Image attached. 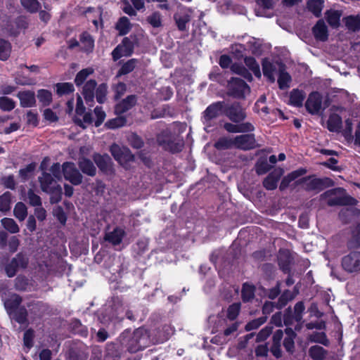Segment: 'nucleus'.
<instances>
[{
  "label": "nucleus",
  "mask_w": 360,
  "mask_h": 360,
  "mask_svg": "<svg viewBox=\"0 0 360 360\" xmlns=\"http://www.w3.org/2000/svg\"><path fill=\"white\" fill-rule=\"evenodd\" d=\"M41 191L50 195V202L56 204L62 199V187L58 184L59 179L53 177L50 173L42 172L38 178Z\"/></svg>",
  "instance_id": "f257e3e1"
},
{
  "label": "nucleus",
  "mask_w": 360,
  "mask_h": 360,
  "mask_svg": "<svg viewBox=\"0 0 360 360\" xmlns=\"http://www.w3.org/2000/svg\"><path fill=\"white\" fill-rule=\"evenodd\" d=\"M157 141L165 150L173 153L180 152L184 145L183 139L168 129L158 135Z\"/></svg>",
  "instance_id": "f03ea898"
},
{
  "label": "nucleus",
  "mask_w": 360,
  "mask_h": 360,
  "mask_svg": "<svg viewBox=\"0 0 360 360\" xmlns=\"http://www.w3.org/2000/svg\"><path fill=\"white\" fill-rule=\"evenodd\" d=\"M321 197L328 199L327 204L329 206L335 205H355L357 202L354 198L346 195L342 188H336L323 193Z\"/></svg>",
  "instance_id": "7ed1b4c3"
},
{
  "label": "nucleus",
  "mask_w": 360,
  "mask_h": 360,
  "mask_svg": "<svg viewBox=\"0 0 360 360\" xmlns=\"http://www.w3.org/2000/svg\"><path fill=\"white\" fill-rule=\"evenodd\" d=\"M28 262L29 259L25 253H18L5 265L4 270L7 276L9 278L15 276L19 269L27 268Z\"/></svg>",
  "instance_id": "20e7f679"
},
{
  "label": "nucleus",
  "mask_w": 360,
  "mask_h": 360,
  "mask_svg": "<svg viewBox=\"0 0 360 360\" xmlns=\"http://www.w3.org/2000/svg\"><path fill=\"white\" fill-rule=\"evenodd\" d=\"M136 43V38L135 36L130 35L128 37H124L121 44L112 51V56L115 61L117 60L122 56H129L132 54L134 49V45Z\"/></svg>",
  "instance_id": "39448f33"
},
{
  "label": "nucleus",
  "mask_w": 360,
  "mask_h": 360,
  "mask_svg": "<svg viewBox=\"0 0 360 360\" xmlns=\"http://www.w3.org/2000/svg\"><path fill=\"white\" fill-rule=\"evenodd\" d=\"M225 103L217 101L210 105L202 112V122L206 127L212 126V121L224 113Z\"/></svg>",
  "instance_id": "423d86ee"
},
{
  "label": "nucleus",
  "mask_w": 360,
  "mask_h": 360,
  "mask_svg": "<svg viewBox=\"0 0 360 360\" xmlns=\"http://www.w3.org/2000/svg\"><path fill=\"white\" fill-rule=\"evenodd\" d=\"M148 337L141 328L136 329L128 342V350L131 353H135L143 349L148 343Z\"/></svg>",
  "instance_id": "0eeeda50"
},
{
  "label": "nucleus",
  "mask_w": 360,
  "mask_h": 360,
  "mask_svg": "<svg viewBox=\"0 0 360 360\" xmlns=\"http://www.w3.org/2000/svg\"><path fill=\"white\" fill-rule=\"evenodd\" d=\"M330 181L328 178L319 179L309 176L298 180L297 184H302L304 190L307 191L319 192L323 190L327 186L328 182Z\"/></svg>",
  "instance_id": "6e6552de"
},
{
  "label": "nucleus",
  "mask_w": 360,
  "mask_h": 360,
  "mask_svg": "<svg viewBox=\"0 0 360 360\" xmlns=\"http://www.w3.org/2000/svg\"><path fill=\"white\" fill-rule=\"evenodd\" d=\"M305 307L302 302H298L294 307V311L292 312L288 310L284 315V323L286 326L292 325L293 321H296L297 324L295 327L296 330H300L302 328V315L304 311Z\"/></svg>",
  "instance_id": "1a4fd4ad"
},
{
  "label": "nucleus",
  "mask_w": 360,
  "mask_h": 360,
  "mask_svg": "<svg viewBox=\"0 0 360 360\" xmlns=\"http://www.w3.org/2000/svg\"><path fill=\"white\" fill-rule=\"evenodd\" d=\"M76 115L74 117V122L82 127L86 128L90 125V112H86L82 98L78 96L77 99V105L75 109Z\"/></svg>",
  "instance_id": "9d476101"
},
{
  "label": "nucleus",
  "mask_w": 360,
  "mask_h": 360,
  "mask_svg": "<svg viewBox=\"0 0 360 360\" xmlns=\"http://www.w3.org/2000/svg\"><path fill=\"white\" fill-rule=\"evenodd\" d=\"M224 114L233 122L238 123L246 118L245 109L239 103H233L231 105H225Z\"/></svg>",
  "instance_id": "9b49d317"
},
{
  "label": "nucleus",
  "mask_w": 360,
  "mask_h": 360,
  "mask_svg": "<svg viewBox=\"0 0 360 360\" xmlns=\"http://www.w3.org/2000/svg\"><path fill=\"white\" fill-rule=\"evenodd\" d=\"M64 178L74 185H79L82 181V175L72 162H65L62 165Z\"/></svg>",
  "instance_id": "f8f14e48"
},
{
  "label": "nucleus",
  "mask_w": 360,
  "mask_h": 360,
  "mask_svg": "<svg viewBox=\"0 0 360 360\" xmlns=\"http://www.w3.org/2000/svg\"><path fill=\"white\" fill-rule=\"evenodd\" d=\"M250 92L249 86L241 79L232 78L229 83V94L235 98H243Z\"/></svg>",
  "instance_id": "ddd939ff"
},
{
  "label": "nucleus",
  "mask_w": 360,
  "mask_h": 360,
  "mask_svg": "<svg viewBox=\"0 0 360 360\" xmlns=\"http://www.w3.org/2000/svg\"><path fill=\"white\" fill-rule=\"evenodd\" d=\"M110 152L114 158L121 165L126 164L134 160V155L130 150L124 146L117 144H112L110 147Z\"/></svg>",
  "instance_id": "4468645a"
},
{
  "label": "nucleus",
  "mask_w": 360,
  "mask_h": 360,
  "mask_svg": "<svg viewBox=\"0 0 360 360\" xmlns=\"http://www.w3.org/2000/svg\"><path fill=\"white\" fill-rule=\"evenodd\" d=\"M285 65L281 62L271 63L267 59H264L262 63V70L264 77L272 83L276 80L275 75H278L280 71L283 70Z\"/></svg>",
  "instance_id": "2eb2a0df"
},
{
  "label": "nucleus",
  "mask_w": 360,
  "mask_h": 360,
  "mask_svg": "<svg viewBox=\"0 0 360 360\" xmlns=\"http://www.w3.org/2000/svg\"><path fill=\"white\" fill-rule=\"evenodd\" d=\"M343 269L349 273L360 271V252H352L342 259Z\"/></svg>",
  "instance_id": "dca6fc26"
},
{
  "label": "nucleus",
  "mask_w": 360,
  "mask_h": 360,
  "mask_svg": "<svg viewBox=\"0 0 360 360\" xmlns=\"http://www.w3.org/2000/svg\"><path fill=\"white\" fill-rule=\"evenodd\" d=\"M235 148L248 150L257 147L255 135L252 134L236 136L234 138Z\"/></svg>",
  "instance_id": "f3484780"
},
{
  "label": "nucleus",
  "mask_w": 360,
  "mask_h": 360,
  "mask_svg": "<svg viewBox=\"0 0 360 360\" xmlns=\"http://www.w3.org/2000/svg\"><path fill=\"white\" fill-rule=\"evenodd\" d=\"M321 105L322 96L317 91L311 93L305 103L306 109L312 115L319 113L321 109Z\"/></svg>",
  "instance_id": "a211bd4d"
},
{
  "label": "nucleus",
  "mask_w": 360,
  "mask_h": 360,
  "mask_svg": "<svg viewBox=\"0 0 360 360\" xmlns=\"http://www.w3.org/2000/svg\"><path fill=\"white\" fill-rule=\"evenodd\" d=\"M68 48L70 49L79 46L81 49L88 52L90 49V33L85 31L80 34L79 41L75 39H71L68 41Z\"/></svg>",
  "instance_id": "6ab92c4d"
},
{
  "label": "nucleus",
  "mask_w": 360,
  "mask_h": 360,
  "mask_svg": "<svg viewBox=\"0 0 360 360\" xmlns=\"http://www.w3.org/2000/svg\"><path fill=\"white\" fill-rule=\"evenodd\" d=\"M137 102V97L135 95H130L117 103L115 107V112L117 115H121L131 109Z\"/></svg>",
  "instance_id": "aec40b11"
},
{
  "label": "nucleus",
  "mask_w": 360,
  "mask_h": 360,
  "mask_svg": "<svg viewBox=\"0 0 360 360\" xmlns=\"http://www.w3.org/2000/svg\"><path fill=\"white\" fill-rule=\"evenodd\" d=\"M174 18L178 29L180 31H186V25L191 19V11L184 9L174 14Z\"/></svg>",
  "instance_id": "412c9836"
},
{
  "label": "nucleus",
  "mask_w": 360,
  "mask_h": 360,
  "mask_svg": "<svg viewBox=\"0 0 360 360\" xmlns=\"http://www.w3.org/2000/svg\"><path fill=\"white\" fill-rule=\"evenodd\" d=\"M283 174V169L276 168L264 180L263 185L267 190H274L277 187L278 182Z\"/></svg>",
  "instance_id": "4be33fe9"
},
{
  "label": "nucleus",
  "mask_w": 360,
  "mask_h": 360,
  "mask_svg": "<svg viewBox=\"0 0 360 360\" xmlns=\"http://www.w3.org/2000/svg\"><path fill=\"white\" fill-rule=\"evenodd\" d=\"M28 307L30 308V314L34 318L42 317L49 309V305L41 301L32 302L28 305Z\"/></svg>",
  "instance_id": "5701e85b"
},
{
  "label": "nucleus",
  "mask_w": 360,
  "mask_h": 360,
  "mask_svg": "<svg viewBox=\"0 0 360 360\" xmlns=\"http://www.w3.org/2000/svg\"><path fill=\"white\" fill-rule=\"evenodd\" d=\"M316 39L326 41L328 38V27L323 20H319L313 27Z\"/></svg>",
  "instance_id": "b1692460"
},
{
  "label": "nucleus",
  "mask_w": 360,
  "mask_h": 360,
  "mask_svg": "<svg viewBox=\"0 0 360 360\" xmlns=\"http://www.w3.org/2000/svg\"><path fill=\"white\" fill-rule=\"evenodd\" d=\"M307 173V170L304 168H300L297 170L292 171V172L289 173L287 176H285L281 181L280 184V189L284 190L292 182V181H295L300 176L305 174Z\"/></svg>",
  "instance_id": "393cba45"
},
{
  "label": "nucleus",
  "mask_w": 360,
  "mask_h": 360,
  "mask_svg": "<svg viewBox=\"0 0 360 360\" xmlns=\"http://www.w3.org/2000/svg\"><path fill=\"white\" fill-rule=\"evenodd\" d=\"M22 297L17 294H11L5 301L4 306L9 315L12 311L20 307L22 303Z\"/></svg>",
  "instance_id": "a878e982"
},
{
  "label": "nucleus",
  "mask_w": 360,
  "mask_h": 360,
  "mask_svg": "<svg viewBox=\"0 0 360 360\" xmlns=\"http://www.w3.org/2000/svg\"><path fill=\"white\" fill-rule=\"evenodd\" d=\"M18 97L23 108L32 107L36 103L35 95L32 91H20L18 93Z\"/></svg>",
  "instance_id": "bb28decb"
},
{
  "label": "nucleus",
  "mask_w": 360,
  "mask_h": 360,
  "mask_svg": "<svg viewBox=\"0 0 360 360\" xmlns=\"http://www.w3.org/2000/svg\"><path fill=\"white\" fill-rule=\"evenodd\" d=\"M283 336V333L281 329L277 330L273 335V344L271 347V352L276 358L281 356V341Z\"/></svg>",
  "instance_id": "cd10ccee"
},
{
  "label": "nucleus",
  "mask_w": 360,
  "mask_h": 360,
  "mask_svg": "<svg viewBox=\"0 0 360 360\" xmlns=\"http://www.w3.org/2000/svg\"><path fill=\"white\" fill-rule=\"evenodd\" d=\"M342 117L335 113L330 115L327 121V129L331 132H339L342 129Z\"/></svg>",
  "instance_id": "c85d7f7f"
},
{
  "label": "nucleus",
  "mask_w": 360,
  "mask_h": 360,
  "mask_svg": "<svg viewBox=\"0 0 360 360\" xmlns=\"http://www.w3.org/2000/svg\"><path fill=\"white\" fill-rule=\"evenodd\" d=\"M94 160L97 166L103 172L108 173L111 171V160L110 158L105 155L96 154L94 155Z\"/></svg>",
  "instance_id": "c756f323"
},
{
  "label": "nucleus",
  "mask_w": 360,
  "mask_h": 360,
  "mask_svg": "<svg viewBox=\"0 0 360 360\" xmlns=\"http://www.w3.org/2000/svg\"><path fill=\"white\" fill-rule=\"evenodd\" d=\"M125 235L124 231L121 228H116L105 236V240L112 245L120 244Z\"/></svg>",
  "instance_id": "7c9ffc66"
},
{
  "label": "nucleus",
  "mask_w": 360,
  "mask_h": 360,
  "mask_svg": "<svg viewBox=\"0 0 360 360\" xmlns=\"http://www.w3.org/2000/svg\"><path fill=\"white\" fill-rule=\"evenodd\" d=\"M306 94L299 89H292L290 94V103L295 107L302 106Z\"/></svg>",
  "instance_id": "2f4dec72"
},
{
  "label": "nucleus",
  "mask_w": 360,
  "mask_h": 360,
  "mask_svg": "<svg viewBox=\"0 0 360 360\" xmlns=\"http://www.w3.org/2000/svg\"><path fill=\"white\" fill-rule=\"evenodd\" d=\"M342 12L338 10H329L326 13V18L328 24L334 28L340 26Z\"/></svg>",
  "instance_id": "473e14b6"
},
{
  "label": "nucleus",
  "mask_w": 360,
  "mask_h": 360,
  "mask_svg": "<svg viewBox=\"0 0 360 360\" xmlns=\"http://www.w3.org/2000/svg\"><path fill=\"white\" fill-rule=\"evenodd\" d=\"M285 338L283 341V346L288 352H292L295 347L294 339L296 334L295 331L290 328H287L285 330Z\"/></svg>",
  "instance_id": "72a5a7b5"
},
{
  "label": "nucleus",
  "mask_w": 360,
  "mask_h": 360,
  "mask_svg": "<svg viewBox=\"0 0 360 360\" xmlns=\"http://www.w3.org/2000/svg\"><path fill=\"white\" fill-rule=\"evenodd\" d=\"M16 322L24 324L27 321V311L25 307H19L12 311L10 315Z\"/></svg>",
  "instance_id": "f704fd0d"
},
{
  "label": "nucleus",
  "mask_w": 360,
  "mask_h": 360,
  "mask_svg": "<svg viewBox=\"0 0 360 360\" xmlns=\"http://www.w3.org/2000/svg\"><path fill=\"white\" fill-rule=\"evenodd\" d=\"M309 354L313 360H323L327 355V351L321 346L314 345L309 348Z\"/></svg>",
  "instance_id": "c9c22d12"
},
{
  "label": "nucleus",
  "mask_w": 360,
  "mask_h": 360,
  "mask_svg": "<svg viewBox=\"0 0 360 360\" xmlns=\"http://www.w3.org/2000/svg\"><path fill=\"white\" fill-rule=\"evenodd\" d=\"M131 23L129 19L125 17H121L116 23L115 28L119 32L120 35L127 34L131 30Z\"/></svg>",
  "instance_id": "e433bc0d"
},
{
  "label": "nucleus",
  "mask_w": 360,
  "mask_h": 360,
  "mask_svg": "<svg viewBox=\"0 0 360 360\" xmlns=\"http://www.w3.org/2000/svg\"><path fill=\"white\" fill-rule=\"evenodd\" d=\"M323 0H308L307 8L316 17H319L323 7Z\"/></svg>",
  "instance_id": "4c0bfd02"
},
{
  "label": "nucleus",
  "mask_w": 360,
  "mask_h": 360,
  "mask_svg": "<svg viewBox=\"0 0 360 360\" xmlns=\"http://www.w3.org/2000/svg\"><path fill=\"white\" fill-rule=\"evenodd\" d=\"M278 260L280 268L284 272H288L289 271V265L290 263L289 252L286 250L280 251Z\"/></svg>",
  "instance_id": "58836bf2"
},
{
  "label": "nucleus",
  "mask_w": 360,
  "mask_h": 360,
  "mask_svg": "<svg viewBox=\"0 0 360 360\" xmlns=\"http://www.w3.org/2000/svg\"><path fill=\"white\" fill-rule=\"evenodd\" d=\"M278 84L281 89H285L290 86L291 82L290 75L285 71V65L283 67V70L280 71L278 74Z\"/></svg>",
  "instance_id": "ea45409f"
},
{
  "label": "nucleus",
  "mask_w": 360,
  "mask_h": 360,
  "mask_svg": "<svg viewBox=\"0 0 360 360\" xmlns=\"http://www.w3.org/2000/svg\"><path fill=\"white\" fill-rule=\"evenodd\" d=\"M345 26L352 31L360 30V16L349 15L343 19Z\"/></svg>",
  "instance_id": "a19ab883"
},
{
  "label": "nucleus",
  "mask_w": 360,
  "mask_h": 360,
  "mask_svg": "<svg viewBox=\"0 0 360 360\" xmlns=\"http://www.w3.org/2000/svg\"><path fill=\"white\" fill-rule=\"evenodd\" d=\"M11 52V44L9 41L0 39V60H6Z\"/></svg>",
  "instance_id": "79ce46f5"
},
{
  "label": "nucleus",
  "mask_w": 360,
  "mask_h": 360,
  "mask_svg": "<svg viewBox=\"0 0 360 360\" xmlns=\"http://www.w3.org/2000/svg\"><path fill=\"white\" fill-rule=\"evenodd\" d=\"M255 288L253 285L245 283L243 285L241 295L243 301L245 302H250L255 297Z\"/></svg>",
  "instance_id": "37998d69"
},
{
  "label": "nucleus",
  "mask_w": 360,
  "mask_h": 360,
  "mask_svg": "<svg viewBox=\"0 0 360 360\" xmlns=\"http://www.w3.org/2000/svg\"><path fill=\"white\" fill-rule=\"evenodd\" d=\"M56 87V93L60 96L71 94L75 91L74 86L70 82L57 83Z\"/></svg>",
  "instance_id": "c03bdc74"
},
{
  "label": "nucleus",
  "mask_w": 360,
  "mask_h": 360,
  "mask_svg": "<svg viewBox=\"0 0 360 360\" xmlns=\"http://www.w3.org/2000/svg\"><path fill=\"white\" fill-rule=\"evenodd\" d=\"M11 193L8 191L0 195V212H6L11 210Z\"/></svg>",
  "instance_id": "a18cd8bd"
},
{
  "label": "nucleus",
  "mask_w": 360,
  "mask_h": 360,
  "mask_svg": "<svg viewBox=\"0 0 360 360\" xmlns=\"http://www.w3.org/2000/svg\"><path fill=\"white\" fill-rule=\"evenodd\" d=\"M15 217L20 221L25 220L27 215V209L26 205L22 202H18L15 205L13 210Z\"/></svg>",
  "instance_id": "49530a36"
},
{
  "label": "nucleus",
  "mask_w": 360,
  "mask_h": 360,
  "mask_svg": "<svg viewBox=\"0 0 360 360\" xmlns=\"http://www.w3.org/2000/svg\"><path fill=\"white\" fill-rule=\"evenodd\" d=\"M231 70L233 72L236 73L243 76L244 78L248 79V81H251L252 79V75L248 72V70L242 65L234 63L231 65Z\"/></svg>",
  "instance_id": "de8ad7c7"
},
{
  "label": "nucleus",
  "mask_w": 360,
  "mask_h": 360,
  "mask_svg": "<svg viewBox=\"0 0 360 360\" xmlns=\"http://www.w3.org/2000/svg\"><path fill=\"white\" fill-rule=\"evenodd\" d=\"M1 222L4 228L11 233H17L20 231L18 225L11 218H4Z\"/></svg>",
  "instance_id": "09e8293b"
},
{
  "label": "nucleus",
  "mask_w": 360,
  "mask_h": 360,
  "mask_svg": "<svg viewBox=\"0 0 360 360\" xmlns=\"http://www.w3.org/2000/svg\"><path fill=\"white\" fill-rule=\"evenodd\" d=\"M37 98L44 106H48L52 101V94L46 89H40L37 92Z\"/></svg>",
  "instance_id": "8fccbe9b"
},
{
  "label": "nucleus",
  "mask_w": 360,
  "mask_h": 360,
  "mask_svg": "<svg viewBox=\"0 0 360 360\" xmlns=\"http://www.w3.org/2000/svg\"><path fill=\"white\" fill-rule=\"evenodd\" d=\"M137 63L138 60L135 58H132L127 60L125 63L122 65V66L118 71L117 75L120 76L130 73L134 70Z\"/></svg>",
  "instance_id": "3c124183"
},
{
  "label": "nucleus",
  "mask_w": 360,
  "mask_h": 360,
  "mask_svg": "<svg viewBox=\"0 0 360 360\" xmlns=\"http://www.w3.org/2000/svg\"><path fill=\"white\" fill-rule=\"evenodd\" d=\"M244 62L247 67L252 71L257 77H261V72L259 64L253 57H246Z\"/></svg>",
  "instance_id": "603ef678"
},
{
  "label": "nucleus",
  "mask_w": 360,
  "mask_h": 360,
  "mask_svg": "<svg viewBox=\"0 0 360 360\" xmlns=\"http://www.w3.org/2000/svg\"><path fill=\"white\" fill-rule=\"evenodd\" d=\"M214 147L218 150L235 148L234 139L221 138L214 143Z\"/></svg>",
  "instance_id": "864d4df0"
},
{
  "label": "nucleus",
  "mask_w": 360,
  "mask_h": 360,
  "mask_svg": "<svg viewBox=\"0 0 360 360\" xmlns=\"http://www.w3.org/2000/svg\"><path fill=\"white\" fill-rule=\"evenodd\" d=\"M22 6L30 13H36L41 6L37 0H20Z\"/></svg>",
  "instance_id": "5fc2aeb1"
},
{
  "label": "nucleus",
  "mask_w": 360,
  "mask_h": 360,
  "mask_svg": "<svg viewBox=\"0 0 360 360\" xmlns=\"http://www.w3.org/2000/svg\"><path fill=\"white\" fill-rule=\"evenodd\" d=\"M15 107V101L6 96L0 97V109L3 111L9 112Z\"/></svg>",
  "instance_id": "6e6d98bb"
},
{
  "label": "nucleus",
  "mask_w": 360,
  "mask_h": 360,
  "mask_svg": "<svg viewBox=\"0 0 360 360\" xmlns=\"http://www.w3.org/2000/svg\"><path fill=\"white\" fill-rule=\"evenodd\" d=\"M127 122V119L124 117L120 116L117 117L114 119L108 120L105 126L109 129H115L118 127H121L125 125Z\"/></svg>",
  "instance_id": "4d7b16f0"
},
{
  "label": "nucleus",
  "mask_w": 360,
  "mask_h": 360,
  "mask_svg": "<svg viewBox=\"0 0 360 360\" xmlns=\"http://www.w3.org/2000/svg\"><path fill=\"white\" fill-rule=\"evenodd\" d=\"M293 298L294 295L292 294V292H291L290 290H285L279 297L278 301L276 304L275 307L278 309H281L282 307L286 305L288 302L292 300Z\"/></svg>",
  "instance_id": "13d9d810"
},
{
  "label": "nucleus",
  "mask_w": 360,
  "mask_h": 360,
  "mask_svg": "<svg viewBox=\"0 0 360 360\" xmlns=\"http://www.w3.org/2000/svg\"><path fill=\"white\" fill-rule=\"evenodd\" d=\"M27 197L30 205L36 207L41 205V199L40 196L36 194L32 189L28 190Z\"/></svg>",
  "instance_id": "bf43d9fd"
},
{
  "label": "nucleus",
  "mask_w": 360,
  "mask_h": 360,
  "mask_svg": "<svg viewBox=\"0 0 360 360\" xmlns=\"http://www.w3.org/2000/svg\"><path fill=\"white\" fill-rule=\"evenodd\" d=\"M147 22L153 27L162 26V15L159 12H154L147 17Z\"/></svg>",
  "instance_id": "052dcab7"
},
{
  "label": "nucleus",
  "mask_w": 360,
  "mask_h": 360,
  "mask_svg": "<svg viewBox=\"0 0 360 360\" xmlns=\"http://www.w3.org/2000/svg\"><path fill=\"white\" fill-rule=\"evenodd\" d=\"M36 168V164L34 162H32L27 165L25 168H22L19 171V176L20 178L25 181L27 180L30 176L32 174Z\"/></svg>",
  "instance_id": "680f3d73"
},
{
  "label": "nucleus",
  "mask_w": 360,
  "mask_h": 360,
  "mask_svg": "<svg viewBox=\"0 0 360 360\" xmlns=\"http://www.w3.org/2000/svg\"><path fill=\"white\" fill-rule=\"evenodd\" d=\"M28 279L24 276H18L15 279V288L19 291H25L28 286Z\"/></svg>",
  "instance_id": "e2e57ef3"
},
{
  "label": "nucleus",
  "mask_w": 360,
  "mask_h": 360,
  "mask_svg": "<svg viewBox=\"0 0 360 360\" xmlns=\"http://www.w3.org/2000/svg\"><path fill=\"white\" fill-rule=\"evenodd\" d=\"M310 340L314 342L322 344L325 346L329 345V341L323 332L313 333L310 337Z\"/></svg>",
  "instance_id": "0e129e2a"
},
{
  "label": "nucleus",
  "mask_w": 360,
  "mask_h": 360,
  "mask_svg": "<svg viewBox=\"0 0 360 360\" xmlns=\"http://www.w3.org/2000/svg\"><path fill=\"white\" fill-rule=\"evenodd\" d=\"M53 214L62 225L64 226L65 224L67 221V215L62 207L58 206L55 207L53 209Z\"/></svg>",
  "instance_id": "69168bd1"
},
{
  "label": "nucleus",
  "mask_w": 360,
  "mask_h": 360,
  "mask_svg": "<svg viewBox=\"0 0 360 360\" xmlns=\"http://www.w3.org/2000/svg\"><path fill=\"white\" fill-rule=\"evenodd\" d=\"M240 309V303H233L230 305L227 310V317L233 321L238 316Z\"/></svg>",
  "instance_id": "338daca9"
},
{
  "label": "nucleus",
  "mask_w": 360,
  "mask_h": 360,
  "mask_svg": "<svg viewBox=\"0 0 360 360\" xmlns=\"http://www.w3.org/2000/svg\"><path fill=\"white\" fill-rule=\"evenodd\" d=\"M34 338V331L32 328L27 329L24 333V336H23L24 345L26 347H27L28 349H30L32 347Z\"/></svg>",
  "instance_id": "774afa93"
}]
</instances>
